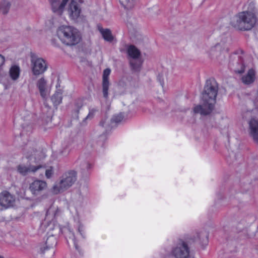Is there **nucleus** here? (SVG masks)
<instances>
[{
    "mask_svg": "<svg viewBox=\"0 0 258 258\" xmlns=\"http://www.w3.org/2000/svg\"><path fill=\"white\" fill-rule=\"evenodd\" d=\"M218 91V85L214 78L207 80L202 93L203 105H198L194 108L195 113L208 115L214 109Z\"/></svg>",
    "mask_w": 258,
    "mask_h": 258,
    "instance_id": "1",
    "label": "nucleus"
},
{
    "mask_svg": "<svg viewBox=\"0 0 258 258\" xmlns=\"http://www.w3.org/2000/svg\"><path fill=\"white\" fill-rule=\"evenodd\" d=\"M256 22V17L254 9L244 11L237 14L232 18L230 24L234 28L241 31L251 30Z\"/></svg>",
    "mask_w": 258,
    "mask_h": 258,
    "instance_id": "2",
    "label": "nucleus"
},
{
    "mask_svg": "<svg viewBox=\"0 0 258 258\" xmlns=\"http://www.w3.org/2000/svg\"><path fill=\"white\" fill-rule=\"evenodd\" d=\"M56 34L61 42L67 45H75L81 40L79 32L72 26H61L57 29Z\"/></svg>",
    "mask_w": 258,
    "mask_h": 258,
    "instance_id": "3",
    "label": "nucleus"
},
{
    "mask_svg": "<svg viewBox=\"0 0 258 258\" xmlns=\"http://www.w3.org/2000/svg\"><path fill=\"white\" fill-rule=\"evenodd\" d=\"M77 180V172L74 170L69 171L61 177L60 180L55 183L52 188L54 194L63 192L71 187Z\"/></svg>",
    "mask_w": 258,
    "mask_h": 258,
    "instance_id": "4",
    "label": "nucleus"
},
{
    "mask_svg": "<svg viewBox=\"0 0 258 258\" xmlns=\"http://www.w3.org/2000/svg\"><path fill=\"white\" fill-rule=\"evenodd\" d=\"M128 55L132 58L130 61L131 69L135 72H139L140 71L142 65V61L139 59L141 55L140 50L134 45H130L127 50Z\"/></svg>",
    "mask_w": 258,
    "mask_h": 258,
    "instance_id": "5",
    "label": "nucleus"
},
{
    "mask_svg": "<svg viewBox=\"0 0 258 258\" xmlns=\"http://www.w3.org/2000/svg\"><path fill=\"white\" fill-rule=\"evenodd\" d=\"M172 253L176 258H193V256L189 254L188 245L182 241L177 244V246L173 250Z\"/></svg>",
    "mask_w": 258,
    "mask_h": 258,
    "instance_id": "6",
    "label": "nucleus"
},
{
    "mask_svg": "<svg viewBox=\"0 0 258 258\" xmlns=\"http://www.w3.org/2000/svg\"><path fill=\"white\" fill-rule=\"evenodd\" d=\"M47 187V183L43 180L36 179L33 181L29 185V189L32 195L37 196Z\"/></svg>",
    "mask_w": 258,
    "mask_h": 258,
    "instance_id": "7",
    "label": "nucleus"
},
{
    "mask_svg": "<svg viewBox=\"0 0 258 258\" xmlns=\"http://www.w3.org/2000/svg\"><path fill=\"white\" fill-rule=\"evenodd\" d=\"M15 202V197L9 191L4 190L0 194V205L5 208L13 206Z\"/></svg>",
    "mask_w": 258,
    "mask_h": 258,
    "instance_id": "8",
    "label": "nucleus"
},
{
    "mask_svg": "<svg viewBox=\"0 0 258 258\" xmlns=\"http://www.w3.org/2000/svg\"><path fill=\"white\" fill-rule=\"evenodd\" d=\"M33 63L32 71L33 74L37 76L43 73L46 70L47 66L45 60L41 58H34L32 60Z\"/></svg>",
    "mask_w": 258,
    "mask_h": 258,
    "instance_id": "9",
    "label": "nucleus"
},
{
    "mask_svg": "<svg viewBox=\"0 0 258 258\" xmlns=\"http://www.w3.org/2000/svg\"><path fill=\"white\" fill-rule=\"evenodd\" d=\"M111 70L109 68L105 69L103 73L102 78V92L103 97L107 99L108 97V89L109 87V76L110 74Z\"/></svg>",
    "mask_w": 258,
    "mask_h": 258,
    "instance_id": "10",
    "label": "nucleus"
},
{
    "mask_svg": "<svg viewBox=\"0 0 258 258\" xmlns=\"http://www.w3.org/2000/svg\"><path fill=\"white\" fill-rule=\"evenodd\" d=\"M52 7L53 13H57L61 15L63 9L69 0H62L60 4H59V0H49Z\"/></svg>",
    "mask_w": 258,
    "mask_h": 258,
    "instance_id": "11",
    "label": "nucleus"
},
{
    "mask_svg": "<svg viewBox=\"0 0 258 258\" xmlns=\"http://www.w3.org/2000/svg\"><path fill=\"white\" fill-rule=\"evenodd\" d=\"M68 12L72 19L76 20L80 16L81 9L79 6L78 4L74 0H72L71 1L69 6Z\"/></svg>",
    "mask_w": 258,
    "mask_h": 258,
    "instance_id": "12",
    "label": "nucleus"
},
{
    "mask_svg": "<svg viewBox=\"0 0 258 258\" xmlns=\"http://www.w3.org/2000/svg\"><path fill=\"white\" fill-rule=\"evenodd\" d=\"M250 135L253 140L258 143V121L252 118L249 122Z\"/></svg>",
    "mask_w": 258,
    "mask_h": 258,
    "instance_id": "13",
    "label": "nucleus"
},
{
    "mask_svg": "<svg viewBox=\"0 0 258 258\" xmlns=\"http://www.w3.org/2000/svg\"><path fill=\"white\" fill-rule=\"evenodd\" d=\"M42 168L41 165L32 166L30 165L29 167H26L23 165H19L17 167L18 171L23 175H26L29 172H35L37 170Z\"/></svg>",
    "mask_w": 258,
    "mask_h": 258,
    "instance_id": "14",
    "label": "nucleus"
},
{
    "mask_svg": "<svg viewBox=\"0 0 258 258\" xmlns=\"http://www.w3.org/2000/svg\"><path fill=\"white\" fill-rule=\"evenodd\" d=\"M255 71L254 70L252 69L249 70L246 75L242 77V82L246 85L252 83L255 79Z\"/></svg>",
    "mask_w": 258,
    "mask_h": 258,
    "instance_id": "15",
    "label": "nucleus"
},
{
    "mask_svg": "<svg viewBox=\"0 0 258 258\" xmlns=\"http://www.w3.org/2000/svg\"><path fill=\"white\" fill-rule=\"evenodd\" d=\"M56 244V239L53 236L48 237L45 242L46 246L43 248H41V252L44 253L45 250L50 249L51 248H52V250H53V247L55 246ZM52 252H53L54 251L52 250Z\"/></svg>",
    "mask_w": 258,
    "mask_h": 258,
    "instance_id": "16",
    "label": "nucleus"
},
{
    "mask_svg": "<svg viewBox=\"0 0 258 258\" xmlns=\"http://www.w3.org/2000/svg\"><path fill=\"white\" fill-rule=\"evenodd\" d=\"M98 29L101 33L103 38L107 41L111 42L113 39L111 31L108 29H104L101 26L98 25Z\"/></svg>",
    "mask_w": 258,
    "mask_h": 258,
    "instance_id": "17",
    "label": "nucleus"
},
{
    "mask_svg": "<svg viewBox=\"0 0 258 258\" xmlns=\"http://www.w3.org/2000/svg\"><path fill=\"white\" fill-rule=\"evenodd\" d=\"M37 86L39 89L40 95L41 97L44 98L46 96V81L43 78L39 79L37 83Z\"/></svg>",
    "mask_w": 258,
    "mask_h": 258,
    "instance_id": "18",
    "label": "nucleus"
},
{
    "mask_svg": "<svg viewBox=\"0 0 258 258\" xmlns=\"http://www.w3.org/2000/svg\"><path fill=\"white\" fill-rule=\"evenodd\" d=\"M20 73V68L17 66H13L11 67L9 71L10 76L13 80H16L19 78Z\"/></svg>",
    "mask_w": 258,
    "mask_h": 258,
    "instance_id": "19",
    "label": "nucleus"
},
{
    "mask_svg": "<svg viewBox=\"0 0 258 258\" xmlns=\"http://www.w3.org/2000/svg\"><path fill=\"white\" fill-rule=\"evenodd\" d=\"M66 239L68 244H69V240H72L74 243L75 248L78 251H79V246L78 244L76 238L75 236V234L71 230H69L68 234L66 236Z\"/></svg>",
    "mask_w": 258,
    "mask_h": 258,
    "instance_id": "20",
    "label": "nucleus"
},
{
    "mask_svg": "<svg viewBox=\"0 0 258 258\" xmlns=\"http://www.w3.org/2000/svg\"><path fill=\"white\" fill-rule=\"evenodd\" d=\"M61 93L58 92H55L51 97V100L54 106H57L60 104L62 101Z\"/></svg>",
    "mask_w": 258,
    "mask_h": 258,
    "instance_id": "21",
    "label": "nucleus"
},
{
    "mask_svg": "<svg viewBox=\"0 0 258 258\" xmlns=\"http://www.w3.org/2000/svg\"><path fill=\"white\" fill-rule=\"evenodd\" d=\"M119 2L126 10L132 9L135 4V0H119Z\"/></svg>",
    "mask_w": 258,
    "mask_h": 258,
    "instance_id": "22",
    "label": "nucleus"
},
{
    "mask_svg": "<svg viewBox=\"0 0 258 258\" xmlns=\"http://www.w3.org/2000/svg\"><path fill=\"white\" fill-rule=\"evenodd\" d=\"M11 6L9 2L6 1H3L0 3V12L3 14H6L9 12Z\"/></svg>",
    "mask_w": 258,
    "mask_h": 258,
    "instance_id": "23",
    "label": "nucleus"
},
{
    "mask_svg": "<svg viewBox=\"0 0 258 258\" xmlns=\"http://www.w3.org/2000/svg\"><path fill=\"white\" fill-rule=\"evenodd\" d=\"M98 111V109L95 108H92L89 109L88 114L86 117V119H92L94 117L95 113Z\"/></svg>",
    "mask_w": 258,
    "mask_h": 258,
    "instance_id": "24",
    "label": "nucleus"
},
{
    "mask_svg": "<svg viewBox=\"0 0 258 258\" xmlns=\"http://www.w3.org/2000/svg\"><path fill=\"white\" fill-rule=\"evenodd\" d=\"M37 152L36 150L33 149H31L29 150L28 152H26L25 151H23L24 155H25V157L27 159L30 158L32 156L35 155V153Z\"/></svg>",
    "mask_w": 258,
    "mask_h": 258,
    "instance_id": "25",
    "label": "nucleus"
},
{
    "mask_svg": "<svg viewBox=\"0 0 258 258\" xmlns=\"http://www.w3.org/2000/svg\"><path fill=\"white\" fill-rule=\"evenodd\" d=\"M123 118V116L121 114H117L113 116L112 120L113 122L118 123L121 122Z\"/></svg>",
    "mask_w": 258,
    "mask_h": 258,
    "instance_id": "26",
    "label": "nucleus"
},
{
    "mask_svg": "<svg viewBox=\"0 0 258 258\" xmlns=\"http://www.w3.org/2000/svg\"><path fill=\"white\" fill-rule=\"evenodd\" d=\"M53 174V169L52 167H50L49 169H47L45 171V176L47 178L51 177Z\"/></svg>",
    "mask_w": 258,
    "mask_h": 258,
    "instance_id": "27",
    "label": "nucleus"
},
{
    "mask_svg": "<svg viewBox=\"0 0 258 258\" xmlns=\"http://www.w3.org/2000/svg\"><path fill=\"white\" fill-rule=\"evenodd\" d=\"M5 57L1 54H0V69L5 63Z\"/></svg>",
    "mask_w": 258,
    "mask_h": 258,
    "instance_id": "28",
    "label": "nucleus"
},
{
    "mask_svg": "<svg viewBox=\"0 0 258 258\" xmlns=\"http://www.w3.org/2000/svg\"><path fill=\"white\" fill-rule=\"evenodd\" d=\"M244 71H245V66H244V65L242 64L240 70H235V72L237 74H242L243 73H244Z\"/></svg>",
    "mask_w": 258,
    "mask_h": 258,
    "instance_id": "29",
    "label": "nucleus"
},
{
    "mask_svg": "<svg viewBox=\"0 0 258 258\" xmlns=\"http://www.w3.org/2000/svg\"><path fill=\"white\" fill-rule=\"evenodd\" d=\"M158 80L159 81L161 85L163 87V85H164V81H163V79H161V77L160 76V75H159L158 76Z\"/></svg>",
    "mask_w": 258,
    "mask_h": 258,
    "instance_id": "30",
    "label": "nucleus"
},
{
    "mask_svg": "<svg viewBox=\"0 0 258 258\" xmlns=\"http://www.w3.org/2000/svg\"><path fill=\"white\" fill-rule=\"evenodd\" d=\"M78 231L80 233V235H81L83 237H84L83 235L84 230L83 229V227L81 226H79L78 228Z\"/></svg>",
    "mask_w": 258,
    "mask_h": 258,
    "instance_id": "31",
    "label": "nucleus"
},
{
    "mask_svg": "<svg viewBox=\"0 0 258 258\" xmlns=\"http://www.w3.org/2000/svg\"><path fill=\"white\" fill-rule=\"evenodd\" d=\"M104 122H105V121H104L102 120V121H101L100 122V123H99V125H100V126H104Z\"/></svg>",
    "mask_w": 258,
    "mask_h": 258,
    "instance_id": "32",
    "label": "nucleus"
},
{
    "mask_svg": "<svg viewBox=\"0 0 258 258\" xmlns=\"http://www.w3.org/2000/svg\"><path fill=\"white\" fill-rule=\"evenodd\" d=\"M48 215V211H47V212H46V216L47 217Z\"/></svg>",
    "mask_w": 258,
    "mask_h": 258,
    "instance_id": "33",
    "label": "nucleus"
},
{
    "mask_svg": "<svg viewBox=\"0 0 258 258\" xmlns=\"http://www.w3.org/2000/svg\"><path fill=\"white\" fill-rule=\"evenodd\" d=\"M106 137V135H105L104 134H103V135H101L100 137Z\"/></svg>",
    "mask_w": 258,
    "mask_h": 258,
    "instance_id": "34",
    "label": "nucleus"
},
{
    "mask_svg": "<svg viewBox=\"0 0 258 258\" xmlns=\"http://www.w3.org/2000/svg\"><path fill=\"white\" fill-rule=\"evenodd\" d=\"M207 241H208V236L207 235H206Z\"/></svg>",
    "mask_w": 258,
    "mask_h": 258,
    "instance_id": "35",
    "label": "nucleus"
},
{
    "mask_svg": "<svg viewBox=\"0 0 258 258\" xmlns=\"http://www.w3.org/2000/svg\"><path fill=\"white\" fill-rule=\"evenodd\" d=\"M0 258H4V257L0 255Z\"/></svg>",
    "mask_w": 258,
    "mask_h": 258,
    "instance_id": "36",
    "label": "nucleus"
}]
</instances>
